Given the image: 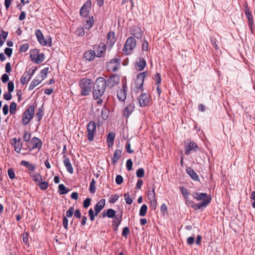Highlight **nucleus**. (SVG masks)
Segmentation results:
<instances>
[{
	"mask_svg": "<svg viewBox=\"0 0 255 255\" xmlns=\"http://www.w3.org/2000/svg\"><path fill=\"white\" fill-rule=\"evenodd\" d=\"M148 73L145 71L139 73L135 80L134 85L135 86V89L134 90L136 93L140 92L142 91V86L144 82V79L147 76Z\"/></svg>",
	"mask_w": 255,
	"mask_h": 255,
	"instance_id": "6",
	"label": "nucleus"
},
{
	"mask_svg": "<svg viewBox=\"0 0 255 255\" xmlns=\"http://www.w3.org/2000/svg\"><path fill=\"white\" fill-rule=\"evenodd\" d=\"M129 233L130 231L129 228L128 227H126L123 229L122 234L123 237H127V236L129 234Z\"/></svg>",
	"mask_w": 255,
	"mask_h": 255,
	"instance_id": "60",
	"label": "nucleus"
},
{
	"mask_svg": "<svg viewBox=\"0 0 255 255\" xmlns=\"http://www.w3.org/2000/svg\"><path fill=\"white\" fill-rule=\"evenodd\" d=\"M74 211V208L73 206H71L69 208L68 210L66 213V218H70L72 216Z\"/></svg>",
	"mask_w": 255,
	"mask_h": 255,
	"instance_id": "50",
	"label": "nucleus"
},
{
	"mask_svg": "<svg viewBox=\"0 0 255 255\" xmlns=\"http://www.w3.org/2000/svg\"><path fill=\"white\" fill-rule=\"evenodd\" d=\"M20 165L25 166L28 169V173L34 172L35 169V166L28 161L22 160L20 162Z\"/></svg>",
	"mask_w": 255,
	"mask_h": 255,
	"instance_id": "26",
	"label": "nucleus"
},
{
	"mask_svg": "<svg viewBox=\"0 0 255 255\" xmlns=\"http://www.w3.org/2000/svg\"><path fill=\"white\" fill-rule=\"evenodd\" d=\"M14 150L17 153H20L22 147V143L21 139L18 138V142L14 145Z\"/></svg>",
	"mask_w": 255,
	"mask_h": 255,
	"instance_id": "37",
	"label": "nucleus"
},
{
	"mask_svg": "<svg viewBox=\"0 0 255 255\" xmlns=\"http://www.w3.org/2000/svg\"><path fill=\"white\" fill-rule=\"evenodd\" d=\"M250 198L254 200V202L252 203V206L254 208H255V191H252L251 195Z\"/></svg>",
	"mask_w": 255,
	"mask_h": 255,
	"instance_id": "64",
	"label": "nucleus"
},
{
	"mask_svg": "<svg viewBox=\"0 0 255 255\" xmlns=\"http://www.w3.org/2000/svg\"><path fill=\"white\" fill-rule=\"evenodd\" d=\"M136 40L133 37L128 38L123 49L124 53L126 55L130 54L136 47Z\"/></svg>",
	"mask_w": 255,
	"mask_h": 255,
	"instance_id": "5",
	"label": "nucleus"
},
{
	"mask_svg": "<svg viewBox=\"0 0 255 255\" xmlns=\"http://www.w3.org/2000/svg\"><path fill=\"white\" fill-rule=\"evenodd\" d=\"M35 105H30L23 112L22 117V122L24 126L27 125L33 118L35 112Z\"/></svg>",
	"mask_w": 255,
	"mask_h": 255,
	"instance_id": "4",
	"label": "nucleus"
},
{
	"mask_svg": "<svg viewBox=\"0 0 255 255\" xmlns=\"http://www.w3.org/2000/svg\"><path fill=\"white\" fill-rule=\"evenodd\" d=\"M7 174L10 179H13L15 178V174L12 168L8 169Z\"/></svg>",
	"mask_w": 255,
	"mask_h": 255,
	"instance_id": "54",
	"label": "nucleus"
},
{
	"mask_svg": "<svg viewBox=\"0 0 255 255\" xmlns=\"http://www.w3.org/2000/svg\"><path fill=\"white\" fill-rule=\"evenodd\" d=\"M30 57L31 61L36 64H39L44 60V54L40 53L36 49H32L30 51Z\"/></svg>",
	"mask_w": 255,
	"mask_h": 255,
	"instance_id": "7",
	"label": "nucleus"
},
{
	"mask_svg": "<svg viewBox=\"0 0 255 255\" xmlns=\"http://www.w3.org/2000/svg\"><path fill=\"white\" fill-rule=\"evenodd\" d=\"M36 69V66L32 67V68H29L28 70L26 69L20 79L21 84L24 85L27 82L29 81L31 78V77L34 74Z\"/></svg>",
	"mask_w": 255,
	"mask_h": 255,
	"instance_id": "8",
	"label": "nucleus"
},
{
	"mask_svg": "<svg viewBox=\"0 0 255 255\" xmlns=\"http://www.w3.org/2000/svg\"><path fill=\"white\" fill-rule=\"evenodd\" d=\"M147 210V206L145 204L142 205L139 210V215L141 217L145 216Z\"/></svg>",
	"mask_w": 255,
	"mask_h": 255,
	"instance_id": "39",
	"label": "nucleus"
},
{
	"mask_svg": "<svg viewBox=\"0 0 255 255\" xmlns=\"http://www.w3.org/2000/svg\"><path fill=\"white\" fill-rule=\"evenodd\" d=\"M89 191L91 193L94 194L96 192V181L94 179H93L90 183L89 187Z\"/></svg>",
	"mask_w": 255,
	"mask_h": 255,
	"instance_id": "40",
	"label": "nucleus"
},
{
	"mask_svg": "<svg viewBox=\"0 0 255 255\" xmlns=\"http://www.w3.org/2000/svg\"><path fill=\"white\" fill-rule=\"evenodd\" d=\"M107 88V82L104 77H99L96 80L93 85L92 95L93 99L102 98Z\"/></svg>",
	"mask_w": 255,
	"mask_h": 255,
	"instance_id": "1",
	"label": "nucleus"
},
{
	"mask_svg": "<svg viewBox=\"0 0 255 255\" xmlns=\"http://www.w3.org/2000/svg\"><path fill=\"white\" fill-rule=\"evenodd\" d=\"M189 195L184 196L186 204L187 205L191 206L193 209L195 210V208H198V205H195V203L192 200L189 199Z\"/></svg>",
	"mask_w": 255,
	"mask_h": 255,
	"instance_id": "34",
	"label": "nucleus"
},
{
	"mask_svg": "<svg viewBox=\"0 0 255 255\" xmlns=\"http://www.w3.org/2000/svg\"><path fill=\"white\" fill-rule=\"evenodd\" d=\"M16 108V104L15 102H12L10 105L9 112L12 115L15 114Z\"/></svg>",
	"mask_w": 255,
	"mask_h": 255,
	"instance_id": "43",
	"label": "nucleus"
},
{
	"mask_svg": "<svg viewBox=\"0 0 255 255\" xmlns=\"http://www.w3.org/2000/svg\"><path fill=\"white\" fill-rule=\"evenodd\" d=\"M140 107H145L149 104V96L146 93H142L138 98Z\"/></svg>",
	"mask_w": 255,
	"mask_h": 255,
	"instance_id": "14",
	"label": "nucleus"
},
{
	"mask_svg": "<svg viewBox=\"0 0 255 255\" xmlns=\"http://www.w3.org/2000/svg\"><path fill=\"white\" fill-rule=\"evenodd\" d=\"M115 137V133L114 132H110L108 134L107 137V143L109 147L113 145Z\"/></svg>",
	"mask_w": 255,
	"mask_h": 255,
	"instance_id": "32",
	"label": "nucleus"
},
{
	"mask_svg": "<svg viewBox=\"0 0 255 255\" xmlns=\"http://www.w3.org/2000/svg\"><path fill=\"white\" fill-rule=\"evenodd\" d=\"M119 198V196L117 194H115L114 195H112L110 197L109 202L111 203H114L118 200Z\"/></svg>",
	"mask_w": 255,
	"mask_h": 255,
	"instance_id": "52",
	"label": "nucleus"
},
{
	"mask_svg": "<svg viewBox=\"0 0 255 255\" xmlns=\"http://www.w3.org/2000/svg\"><path fill=\"white\" fill-rule=\"evenodd\" d=\"M193 198L197 201H201L199 203H195V205H198V208H195V210L206 208L211 202V197L210 195L206 193H193Z\"/></svg>",
	"mask_w": 255,
	"mask_h": 255,
	"instance_id": "2",
	"label": "nucleus"
},
{
	"mask_svg": "<svg viewBox=\"0 0 255 255\" xmlns=\"http://www.w3.org/2000/svg\"><path fill=\"white\" fill-rule=\"evenodd\" d=\"M42 81V78H41V77H40L39 75H37L30 83L28 88L29 91L32 90L36 86H37Z\"/></svg>",
	"mask_w": 255,
	"mask_h": 255,
	"instance_id": "23",
	"label": "nucleus"
},
{
	"mask_svg": "<svg viewBox=\"0 0 255 255\" xmlns=\"http://www.w3.org/2000/svg\"><path fill=\"white\" fill-rule=\"evenodd\" d=\"M59 192L60 194H65L67 193L69 190L66 188L63 184H59L58 186Z\"/></svg>",
	"mask_w": 255,
	"mask_h": 255,
	"instance_id": "35",
	"label": "nucleus"
},
{
	"mask_svg": "<svg viewBox=\"0 0 255 255\" xmlns=\"http://www.w3.org/2000/svg\"><path fill=\"white\" fill-rule=\"evenodd\" d=\"M180 191L181 192V194H182L183 196H185L186 195H189V193L188 192L187 190L184 187L181 186L179 188Z\"/></svg>",
	"mask_w": 255,
	"mask_h": 255,
	"instance_id": "59",
	"label": "nucleus"
},
{
	"mask_svg": "<svg viewBox=\"0 0 255 255\" xmlns=\"http://www.w3.org/2000/svg\"><path fill=\"white\" fill-rule=\"evenodd\" d=\"M106 51V46L104 42H100L96 49V56L99 58L105 56Z\"/></svg>",
	"mask_w": 255,
	"mask_h": 255,
	"instance_id": "15",
	"label": "nucleus"
},
{
	"mask_svg": "<svg viewBox=\"0 0 255 255\" xmlns=\"http://www.w3.org/2000/svg\"><path fill=\"white\" fill-rule=\"evenodd\" d=\"M96 130V125L93 121H90L87 126V136L90 141L94 140V134Z\"/></svg>",
	"mask_w": 255,
	"mask_h": 255,
	"instance_id": "10",
	"label": "nucleus"
},
{
	"mask_svg": "<svg viewBox=\"0 0 255 255\" xmlns=\"http://www.w3.org/2000/svg\"><path fill=\"white\" fill-rule=\"evenodd\" d=\"M116 182L118 185H120L123 182V178L122 176L118 175L116 178Z\"/></svg>",
	"mask_w": 255,
	"mask_h": 255,
	"instance_id": "62",
	"label": "nucleus"
},
{
	"mask_svg": "<svg viewBox=\"0 0 255 255\" xmlns=\"http://www.w3.org/2000/svg\"><path fill=\"white\" fill-rule=\"evenodd\" d=\"M147 197L149 200L156 199L155 196L154 189H153L152 191H148L147 193Z\"/></svg>",
	"mask_w": 255,
	"mask_h": 255,
	"instance_id": "51",
	"label": "nucleus"
},
{
	"mask_svg": "<svg viewBox=\"0 0 255 255\" xmlns=\"http://www.w3.org/2000/svg\"><path fill=\"white\" fill-rule=\"evenodd\" d=\"M35 35L38 41L42 46H46L48 45V42L46 40H45L44 36L40 30L38 29L36 30Z\"/></svg>",
	"mask_w": 255,
	"mask_h": 255,
	"instance_id": "21",
	"label": "nucleus"
},
{
	"mask_svg": "<svg viewBox=\"0 0 255 255\" xmlns=\"http://www.w3.org/2000/svg\"><path fill=\"white\" fill-rule=\"evenodd\" d=\"M91 1L88 0L81 7L80 10V13L81 16L86 17L89 15V11L91 9Z\"/></svg>",
	"mask_w": 255,
	"mask_h": 255,
	"instance_id": "13",
	"label": "nucleus"
},
{
	"mask_svg": "<svg viewBox=\"0 0 255 255\" xmlns=\"http://www.w3.org/2000/svg\"><path fill=\"white\" fill-rule=\"evenodd\" d=\"M122 218V214H121L120 216L118 217V216L115 217V219L112 221V226L113 227V229L115 231H117L118 230V228L119 225H120Z\"/></svg>",
	"mask_w": 255,
	"mask_h": 255,
	"instance_id": "25",
	"label": "nucleus"
},
{
	"mask_svg": "<svg viewBox=\"0 0 255 255\" xmlns=\"http://www.w3.org/2000/svg\"><path fill=\"white\" fill-rule=\"evenodd\" d=\"M84 33V30L82 27H78L75 31V34L79 36H83Z\"/></svg>",
	"mask_w": 255,
	"mask_h": 255,
	"instance_id": "45",
	"label": "nucleus"
},
{
	"mask_svg": "<svg viewBox=\"0 0 255 255\" xmlns=\"http://www.w3.org/2000/svg\"><path fill=\"white\" fill-rule=\"evenodd\" d=\"M122 153V150L120 149H117L114 153L113 157L112 159V162L113 164L117 163L120 158Z\"/></svg>",
	"mask_w": 255,
	"mask_h": 255,
	"instance_id": "30",
	"label": "nucleus"
},
{
	"mask_svg": "<svg viewBox=\"0 0 255 255\" xmlns=\"http://www.w3.org/2000/svg\"><path fill=\"white\" fill-rule=\"evenodd\" d=\"M121 60L118 58H114L110 60L107 65L109 72H115L120 67Z\"/></svg>",
	"mask_w": 255,
	"mask_h": 255,
	"instance_id": "11",
	"label": "nucleus"
},
{
	"mask_svg": "<svg viewBox=\"0 0 255 255\" xmlns=\"http://www.w3.org/2000/svg\"><path fill=\"white\" fill-rule=\"evenodd\" d=\"M4 53L8 57H9L11 56L12 53V49L10 48L6 47L4 49Z\"/></svg>",
	"mask_w": 255,
	"mask_h": 255,
	"instance_id": "63",
	"label": "nucleus"
},
{
	"mask_svg": "<svg viewBox=\"0 0 255 255\" xmlns=\"http://www.w3.org/2000/svg\"><path fill=\"white\" fill-rule=\"evenodd\" d=\"M42 142L41 140L38 137H34L29 141L26 149L30 151L35 149H38V151H39L42 147Z\"/></svg>",
	"mask_w": 255,
	"mask_h": 255,
	"instance_id": "9",
	"label": "nucleus"
},
{
	"mask_svg": "<svg viewBox=\"0 0 255 255\" xmlns=\"http://www.w3.org/2000/svg\"><path fill=\"white\" fill-rule=\"evenodd\" d=\"M91 202V199L88 198H86L83 202V207L84 208H88L90 206Z\"/></svg>",
	"mask_w": 255,
	"mask_h": 255,
	"instance_id": "55",
	"label": "nucleus"
},
{
	"mask_svg": "<svg viewBox=\"0 0 255 255\" xmlns=\"http://www.w3.org/2000/svg\"><path fill=\"white\" fill-rule=\"evenodd\" d=\"M134 104L131 102L127 105L123 111V116L126 118H128L134 110Z\"/></svg>",
	"mask_w": 255,
	"mask_h": 255,
	"instance_id": "17",
	"label": "nucleus"
},
{
	"mask_svg": "<svg viewBox=\"0 0 255 255\" xmlns=\"http://www.w3.org/2000/svg\"><path fill=\"white\" fill-rule=\"evenodd\" d=\"M88 214L90 218V220L91 221H93L95 220V212L94 213L93 210L92 208L90 209L88 211Z\"/></svg>",
	"mask_w": 255,
	"mask_h": 255,
	"instance_id": "57",
	"label": "nucleus"
},
{
	"mask_svg": "<svg viewBox=\"0 0 255 255\" xmlns=\"http://www.w3.org/2000/svg\"><path fill=\"white\" fill-rule=\"evenodd\" d=\"M106 215L109 218H114L116 216V211L113 209H109L107 210Z\"/></svg>",
	"mask_w": 255,
	"mask_h": 255,
	"instance_id": "41",
	"label": "nucleus"
},
{
	"mask_svg": "<svg viewBox=\"0 0 255 255\" xmlns=\"http://www.w3.org/2000/svg\"><path fill=\"white\" fill-rule=\"evenodd\" d=\"M95 56H96V53L95 51L92 50H87L84 53V57L89 61L94 60Z\"/></svg>",
	"mask_w": 255,
	"mask_h": 255,
	"instance_id": "24",
	"label": "nucleus"
},
{
	"mask_svg": "<svg viewBox=\"0 0 255 255\" xmlns=\"http://www.w3.org/2000/svg\"><path fill=\"white\" fill-rule=\"evenodd\" d=\"M144 170L143 168H139L136 172L137 177L142 178L144 176Z\"/></svg>",
	"mask_w": 255,
	"mask_h": 255,
	"instance_id": "48",
	"label": "nucleus"
},
{
	"mask_svg": "<svg viewBox=\"0 0 255 255\" xmlns=\"http://www.w3.org/2000/svg\"><path fill=\"white\" fill-rule=\"evenodd\" d=\"M149 201L150 204V207L152 208L153 210H155L156 208L157 204L156 199L149 200Z\"/></svg>",
	"mask_w": 255,
	"mask_h": 255,
	"instance_id": "61",
	"label": "nucleus"
},
{
	"mask_svg": "<svg viewBox=\"0 0 255 255\" xmlns=\"http://www.w3.org/2000/svg\"><path fill=\"white\" fill-rule=\"evenodd\" d=\"M132 161L131 159H128L126 162V166L127 168L128 171H130L132 169Z\"/></svg>",
	"mask_w": 255,
	"mask_h": 255,
	"instance_id": "58",
	"label": "nucleus"
},
{
	"mask_svg": "<svg viewBox=\"0 0 255 255\" xmlns=\"http://www.w3.org/2000/svg\"><path fill=\"white\" fill-rule=\"evenodd\" d=\"M116 41V39L115 36V32L113 31H110L107 35V44L109 45L111 47L115 44Z\"/></svg>",
	"mask_w": 255,
	"mask_h": 255,
	"instance_id": "22",
	"label": "nucleus"
},
{
	"mask_svg": "<svg viewBox=\"0 0 255 255\" xmlns=\"http://www.w3.org/2000/svg\"><path fill=\"white\" fill-rule=\"evenodd\" d=\"M38 185L40 189L42 190H46L49 186V184L46 181H40L38 183Z\"/></svg>",
	"mask_w": 255,
	"mask_h": 255,
	"instance_id": "36",
	"label": "nucleus"
},
{
	"mask_svg": "<svg viewBox=\"0 0 255 255\" xmlns=\"http://www.w3.org/2000/svg\"><path fill=\"white\" fill-rule=\"evenodd\" d=\"M108 111L107 109H106L105 107L103 108V109L102 110V111H101V114H102V118L103 119V120H106L108 118V117H109V114H108Z\"/></svg>",
	"mask_w": 255,
	"mask_h": 255,
	"instance_id": "42",
	"label": "nucleus"
},
{
	"mask_svg": "<svg viewBox=\"0 0 255 255\" xmlns=\"http://www.w3.org/2000/svg\"><path fill=\"white\" fill-rule=\"evenodd\" d=\"M49 70L48 67L44 68L41 71L40 77L43 80L47 75L48 71Z\"/></svg>",
	"mask_w": 255,
	"mask_h": 255,
	"instance_id": "46",
	"label": "nucleus"
},
{
	"mask_svg": "<svg viewBox=\"0 0 255 255\" xmlns=\"http://www.w3.org/2000/svg\"><path fill=\"white\" fill-rule=\"evenodd\" d=\"M14 88V84L12 81H9L7 84V89L9 93H12Z\"/></svg>",
	"mask_w": 255,
	"mask_h": 255,
	"instance_id": "53",
	"label": "nucleus"
},
{
	"mask_svg": "<svg viewBox=\"0 0 255 255\" xmlns=\"http://www.w3.org/2000/svg\"><path fill=\"white\" fill-rule=\"evenodd\" d=\"M28 47L29 45L28 43L23 44L20 46L19 51L20 52H25L27 50Z\"/></svg>",
	"mask_w": 255,
	"mask_h": 255,
	"instance_id": "56",
	"label": "nucleus"
},
{
	"mask_svg": "<svg viewBox=\"0 0 255 255\" xmlns=\"http://www.w3.org/2000/svg\"><path fill=\"white\" fill-rule=\"evenodd\" d=\"M63 164L69 173L70 174L73 173L74 170L70 162V159L66 155H63Z\"/></svg>",
	"mask_w": 255,
	"mask_h": 255,
	"instance_id": "19",
	"label": "nucleus"
},
{
	"mask_svg": "<svg viewBox=\"0 0 255 255\" xmlns=\"http://www.w3.org/2000/svg\"><path fill=\"white\" fill-rule=\"evenodd\" d=\"M245 14L246 15L248 20L249 28L250 30L252 31V32L253 33L255 29L254 19L252 14L248 6H246L245 8Z\"/></svg>",
	"mask_w": 255,
	"mask_h": 255,
	"instance_id": "12",
	"label": "nucleus"
},
{
	"mask_svg": "<svg viewBox=\"0 0 255 255\" xmlns=\"http://www.w3.org/2000/svg\"><path fill=\"white\" fill-rule=\"evenodd\" d=\"M44 110L43 106L39 108L38 110V111L37 112L36 114V116L38 119V121H40L41 119H42L43 115Z\"/></svg>",
	"mask_w": 255,
	"mask_h": 255,
	"instance_id": "38",
	"label": "nucleus"
},
{
	"mask_svg": "<svg viewBox=\"0 0 255 255\" xmlns=\"http://www.w3.org/2000/svg\"><path fill=\"white\" fill-rule=\"evenodd\" d=\"M199 149V147L196 143L191 141L185 149V153L189 154L191 151L196 152Z\"/></svg>",
	"mask_w": 255,
	"mask_h": 255,
	"instance_id": "18",
	"label": "nucleus"
},
{
	"mask_svg": "<svg viewBox=\"0 0 255 255\" xmlns=\"http://www.w3.org/2000/svg\"><path fill=\"white\" fill-rule=\"evenodd\" d=\"M29 175L32 178L33 180L35 182H39L42 180V178L41 175L39 173H35L34 172L29 173Z\"/></svg>",
	"mask_w": 255,
	"mask_h": 255,
	"instance_id": "33",
	"label": "nucleus"
},
{
	"mask_svg": "<svg viewBox=\"0 0 255 255\" xmlns=\"http://www.w3.org/2000/svg\"><path fill=\"white\" fill-rule=\"evenodd\" d=\"M117 96L120 101L123 102L125 100L127 97V93L125 86H124L123 89H121L117 92Z\"/></svg>",
	"mask_w": 255,
	"mask_h": 255,
	"instance_id": "29",
	"label": "nucleus"
},
{
	"mask_svg": "<svg viewBox=\"0 0 255 255\" xmlns=\"http://www.w3.org/2000/svg\"><path fill=\"white\" fill-rule=\"evenodd\" d=\"M105 203V199H102L96 204L94 207L95 216H97L99 212L104 208Z\"/></svg>",
	"mask_w": 255,
	"mask_h": 255,
	"instance_id": "20",
	"label": "nucleus"
},
{
	"mask_svg": "<svg viewBox=\"0 0 255 255\" xmlns=\"http://www.w3.org/2000/svg\"><path fill=\"white\" fill-rule=\"evenodd\" d=\"M31 138V134L28 131H25L24 132L23 139V141L25 142H29Z\"/></svg>",
	"mask_w": 255,
	"mask_h": 255,
	"instance_id": "44",
	"label": "nucleus"
},
{
	"mask_svg": "<svg viewBox=\"0 0 255 255\" xmlns=\"http://www.w3.org/2000/svg\"><path fill=\"white\" fill-rule=\"evenodd\" d=\"M186 172L190 177L195 181H199V178L196 173L193 170V169L188 167L186 168Z\"/></svg>",
	"mask_w": 255,
	"mask_h": 255,
	"instance_id": "27",
	"label": "nucleus"
},
{
	"mask_svg": "<svg viewBox=\"0 0 255 255\" xmlns=\"http://www.w3.org/2000/svg\"><path fill=\"white\" fill-rule=\"evenodd\" d=\"M125 199L127 204L130 205L132 202V200L129 197V193H127L124 194Z\"/></svg>",
	"mask_w": 255,
	"mask_h": 255,
	"instance_id": "49",
	"label": "nucleus"
},
{
	"mask_svg": "<svg viewBox=\"0 0 255 255\" xmlns=\"http://www.w3.org/2000/svg\"><path fill=\"white\" fill-rule=\"evenodd\" d=\"M79 86L80 88V94L83 96L89 95L92 90L93 82L91 79L83 78L79 81Z\"/></svg>",
	"mask_w": 255,
	"mask_h": 255,
	"instance_id": "3",
	"label": "nucleus"
},
{
	"mask_svg": "<svg viewBox=\"0 0 255 255\" xmlns=\"http://www.w3.org/2000/svg\"><path fill=\"white\" fill-rule=\"evenodd\" d=\"M146 66V61L142 58H139L136 62V68L138 71L142 70Z\"/></svg>",
	"mask_w": 255,
	"mask_h": 255,
	"instance_id": "28",
	"label": "nucleus"
},
{
	"mask_svg": "<svg viewBox=\"0 0 255 255\" xmlns=\"http://www.w3.org/2000/svg\"><path fill=\"white\" fill-rule=\"evenodd\" d=\"M110 80L111 81H113V85L118 84L119 83V77L116 75H112L110 78Z\"/></svg>",
	"mask_w": 255,
	"mask_h": 255,
	"instance_id": "47",
	"label": "nucleus"
},
{
	"mask_svg": "<svg viewBox=\"0 0 255 255\" xmlns=\"http://www.w3.org/2000/svg\"><path fill=\"white\" fill-rule=\"evenodd\" d=\"M131 35L137 39H140L142 37V33L141 29L137 26H132L129 30Z\"/></svg>",
	"mask_w": 255,
	"mask_h": 255,
	"instance_id": "16",
	"label": "nucleus"
},
{
	"mask_svg": "<svg viewBox=\"0 0 255 255\" xmlns=\"http://www.w3.org/2000/svg\"><path fill=\"white\" fill-rule=\"evenodd\" d=\"M94 21L93 17H89L88 19L86 20L83 26L86 29L89 30L93 25Z\"/></svg>",
	"mask_w": 255,
	"mask_h": 255,
	"instance_id": "31",
	"label": "nucleus"
}]
</instances>
